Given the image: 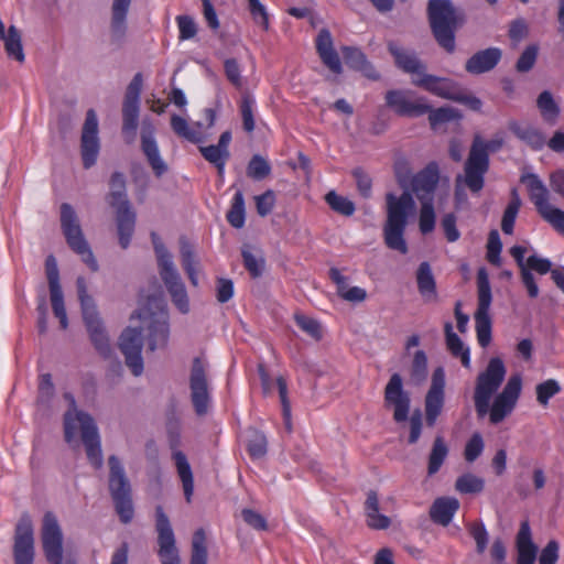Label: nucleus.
<instances>
[{
	"label": "nucleus",
	"instance_id": "1",
	"mask_svg": "<svg viewBox=\"0 0 564 564\" xmlns=\"http://www.w3.org/2000/svg\"><path fill=\"white\" fill-rule=\"evenodd\" d=\"M387 220L383 226V238L386 246L399 251L402 254L408 252V245L404 239L408 219L415 209V202L410 192L405 191L400 196L393 193L386 195Z\"/></svg>",
	"mask_w": 564,
	"mask_h": 564
},
{
	"label": "nucleus",
	"instance_id": "2",
	"mask_svg": "<svg viewBox=\"0 0 564 564\" xmlns=\"http://www.w3.org/2000/svg\"><path fill=\"white\" fill-rule=\"evenodd\" d=\"M80 431L86 455L95 469L102 466V452L97 425L93 416L86 412H66L64 415L65 441L70 443Z\"/></svg>",
	"mask_w": 564,
	"mask_h": 564
},
{
	"label": "nucleus",
	"instance_id": "3",
	"mask_svg": "<svg viewBox=\"0 0 564 564\" xmlns=\"http://www.w3.org/2000/svg\"><path fill=\"white\" fill-rule=\"evenodd\" d=\"M427 14L432 33L437 44L446 52L455 51V31L459 15L451 0H430Z\"/></svg>",
	"mask_w": 564,
	"mask_h": 564
},
{
	"label": "nucleus",
	"instance_id": "4",
	"mask_svg": "<svg viewBox=\"0 0 564 564\" xmlns=\"http://www.w3.org/2000/svg\"><path fill=\"white\" fill-rule=\"evenodd\" d=\"M107 200L111 207L116 208L119 243L122 249H127L134 232L135 213L127 198L126 177L121 172H115L111 175Z\"/></svg>",
	"mask_w": 564,
	"mask_h": 564
},
{
	"label": "nucleus",
	"instance_id": "5",
	"mask_svg": "<svg viewBox=\"0 0 564 564\" xmlns=\"http://www.w3.org/2000/svg\"><path fill=\"white\" fill-rule=\"evenodd\" d=\"M78 300L80 302L83 319L89 334L90 340L96 350L105 358L111 354V346L104 323L99 317L97 307L93 297L87 292L85 278L78 276L76 280Z\"/></svg>",
	"mask_w": 564,
	"mask_h": 564
},
{
	"label": "nucleus",
	"instance_id": "6",
	"mask_svg": "<svg viewBox=\"0 0 564 564\" xmlns=\"http://www.w3.org/2000/svg\"><path fill=\"white\" fill-rule=\"evenodd\" d=\"M137 317L143 321L150 319L148 326V349L154 351L165 348L169 341L170 327L166 303L163 295L149 296L147 307L137 312Z\"/></svg>",
	"mask_w": 564,
	"mask_h": 564
},
{
	"label": "nucleus",
	"instance_id": "7",
	"mask_svg": "<svg viewBox=\"0 0 564 564\" xmlns=\"http://www.w3.org/2000/svg\"><path fill=\"white\" fill-rule=\"evenodd\" d=\"M502 147L501 139L485 142L476 135L468 159L465 163V184L473 192L478 193L485 184V174L489 170V151H497Z\"/></svg>",
	"mask_w": 564,
	"mask_h": 564
},
{
	"label": "nucleus",
	"instance_id": "8",
	"mask_svg": "<svg viewBox=\"0 0 564 564\" xmlns=\"http://www.w3.org/2000/svg\"><path fill=\"white\" fill-rule=\"evenodd\" d=\"M109 491L120 521L124 524L131 522L134 516L131 486L126 476L124 468L116 455L108 458Z\"/></svg>",
	"mask_w": 564,
	"mask_h": 564
},
{
	"label": "nucleus",
	"instance_id": "9",
	"mask_svg": "<svg viewBox=\"0 0 564 564\" xmlns=\"http://www.w3.org/2000/svg\"><path fill=\"white\" fill-rule=\"evenodd\" d=\"M506 367L503 361L498 358H491L485 369L476 380L474 402L477 416L482 419L489 411V402L496 391L505 380Z\"/></svg>",
	"mask_w": 564,
	"mask_h": 564
},
{
	"label": "nucleus",
	"instance_id": "10",
	"mask_svg": "<svg viewBox=\"0 0 564 564\" xmlns=\"http://www.w3.org/2000/svg\"><path fill=\"white\" fill-rule=\"evenodd\" d=\"M61 227L68 247L82 258V261L93 272L98 271V262L84 237L77 215L68 203L61 205Z\"/></svg>",
	"mask_w": 564,
	"mask_h": 564
},
{
	"label": "nucleus",
	"instance_id": "11",
	"mask_svg": "<svg viewBox=\"0 0 564 564\" xmlns=\"http://www.w3.org/2000/svg\"><path fill=\"white\" fill-rule=\"evenodd\" d=\"M520 182L527 186L530 200L539 215L564 236V212L550 205V193L541 178L534 173H525L521 175Z\"/></svg>",
	"mask_w": 564,
	"mask_h": 564
},
{
	"label": "nucleus",
	"instance_id": "12",
	"mask_svg": "<svg viewBox=\"0 0 564 564\" xmlns=\"http://www.w3.org/2000/svg\"><path fill=\"white\" fill-rule=\"evenodd\" d=\"M478 306L475 313L478 344L485 348L491 340V318L489 310L492 301L491 286L487 271L481 268L477 272Z\"/></svg>",
	"mask_w": 564,
	"mask_h": 564
},
{
	"label": "nucleus",
	"instance_id": "13",
	"mask_svg": "<svg viewBox=\"0 0 564 564\" xmlns=\"http://www.w3.org/2000/svg\"><path fill=\"white\" fill-rule=\"evenodd\" d=\"M191 400L195 413L199 416L208 412L210 394L206 373V362L200 357H195L189 375Z\"/></svg>",
	"mask_w": 564,
	"mask_h": 564
},
{
	"label": "nucleus",
	"instance_id": "14",
	"mask_svg": "<svg viewBox=\"0 0 564 564\" xmlns=\"http://www.w3.org/2000/svg\"><path fill=\"white\" fill-rule=\"evenodd\" d=\"M522 380L519 375L509 378L502 391L489 404V421L491 424L502 422L514 409L520 397Z\"/></svg>",
	"mask_w": 564,
	"mask_h": 564
},
{
	"label": "nucleus",
	"instance_id": "15",
	"mask_svg": "<svg viewBox=\"0 0 564 564\" xmlns=\"http://www.w3.org/2000/svg\"><path fill=\"white\" fill-rule=\"evenodd\" d=\"M41 540L46 561L50 564H62L63 533L55 514L51 511L43 517Z\"/></svg>",
	"mask_w": 564,
	"mask_h": 564
},
{
	"label": "nucleus",
	"instance_id": "16",
	"mask_svg": "<svg viewBox=\"0 0 564 564\" xmlns=\"http://www.w3.org/2000/svg\"><path fill=\"white\" fill-rule=\"evenodd\" d=\"M155 528L158 532L159 557L162 564H180L178 550L175 544V536L169 517L163 507L155 508Z\"/></svg>",
	"mask_w": 564,
	"mask_h": 564
},
{
	"label": "nucleus",
	"instance_id": "17",
	"mask_svg": "<svg viewBox=\"0 0 564 564\" xmlns=\"http://www.w3.org/2000/svg\"><path fill=\"white\" fill-rule=\"evenodd\" d=\"M98 118L94 109L86 112L80 137V155L86 170L93 167L100 151Z\"/></svg>",
	"mask_w": 564,
	"mask_h": 564
},
{
	"label": "nucleus",
	"instance_id": "18",
	"mask_svg": "<svg viewBox=\"0 0 564 564\" xmlns=\"http://www.w3.org/2000/svg\"><path fill=\"white\" fill-rule=\"evenodd\" d=\"M45 274L48 283L50 300L54 316L59 321L62 329L68 327V318L66 314L63 290L59 283V271L57 261L53 254L45 259Z\"/></svg>",
	"mask_w": 564,
	"mask_h": 564
},
{
	"label": "nucleus",
	"instance_id": "19",
	"mask_svg": "<svg viewBox=\"0 0 564 564\" xmlns=\"http://www.w3.org/2000/svg\"><path fill=\"white\" fill-rule=\"evenodd\" d=\"M384 404L393 408V420L398 423L409 419L411 398L403 389V380L399 373H393L384 388Z\"/></svg>",
	"mask_w": 564,
	"mask_h": 564
},
{
	"label": "nucleus",
	"instance_id": "20",
	"mask_svg": "<svg viewBox=\"0 0 564 564\" xmlns=\"http://www.w3.org/2000/svg\"><path fill=\"white\" fill-rule=\"evenodd\" d=\"M445 400V371L442 367L434 369L430 389L425 395V422L433 427L440 416Z\"/></svg>",
	"mask_w": 564,
	"mask_h": 564
},
{
	"label": "nucleus",
	"instance_id": "21",
	"mask_svg": "<svg viewBox=\"0 0 564 564\" xmlns=\"http://www.w3.org/2000/svg\"><path fill=\"white\" fill-rule=\"evenodd\" d=\"M13 557L15 564H33L34 531L28 516L22 517L15 525Z\"/></svg>",
	"mask_w": 564,
	"mask_h": 564
},
{
	"label": "nucleus",
	"instance_id": "22",
	"mask_svg": "<svg viewBox=\"0 0 564 564\" xmlns=\"http://www.w3.org/2000/svg\"><path fill=\"white\" fill-rule=\"evenodd\" d=\"M142 346V333L139 328L128 327L122 332L119 349L124 356L126 365L134 376H140L143 372Z\"/></svg>",
	"mask_w": 564,
	"mask_h": 564
},
{
	"label": "nucleus",
	"instance_id": "23",
	"mask_svg": "<svg viewBox=\"0 0 564 564\" xmlns=\"http://www.w3.org/2000/svg\"><path fill=\"white\" fill-rule=\"evenodd\" d=\"M410 91L392 89L386 94V104L388 107L401 117H420L430 111V105L422 98L414 101L409 99Z\"/></svg>",
	"mask_w": 564,
	"mask_h": 564
},
{
	"label": "nucleus",
	"instance_id": "24",
	"mask_svg": "<svg viewBox=\"0 0 564 564\" xmlns=\"http://www.w3.org/2000/svg\"><path fill=\"white\" fill-rule=\"evenodd\" d=\"M141 150L155 176H162L167 171V165L161 158L158 142L155 140V128L151 121L142 122Z\"/></svg>",
	"mask_w": 564,
	"mask_h": 564
},
{
	"label": "nucleus",
	"instance_id": "25",
	"mask_svg": "<svg viewBox=\"0 0 564 564\" xmlns=\"http://www.w3.org/2000/svg\"><path fill=\"white\" fill-rule=\"evenodd\" d=\"M440 182L438 163L432 161L412 176L411 188L419 200L433 199Z\"/></svg>",
	"mask_w": 564,
	"mask_h": 564
},
{
	"label": "nucleus",
	"instance_id": "26",
	"mask_svg": "<svg viewBox=\"0 0 564 564\" xmlns=\"http://www.w3.org/2000/svg\"><path fill=\"white\" fill-rule=\"evenodd\" d=\"M231 139V132L227 130L220 134L217 144L198 147L202 156L215 166L219 177L224 176L226 164L230 158L229 145Z\"/></svg>",
	"mask_w": 564,
	"mask_h": 564
},
{
	"label": "nucleus",
	"instance_id": "27",
	"mask_svg": "<svg viewBox=\"0 0 564 564\" xmlns=\"http://www.w3.org/2000/svg\"><path fill=\"white\" fill-rule=\"evenodd\" d=\"M315 50L322 63L334 74L343 73V65L337 51L334 47V40L328 29L319 30L315 39Z\"/></svg>",
	"mask_w": 564,
	"mask_h": 564
},
{
	"label": "nucleus",
	"instance_id": "28",
	"mask_svg": "<svg viewBox=\"0 0 564 564\" xmlns=\"http://www.w3.org/2000/svg\"><path fill=\"white\" fill-rule=\"evenodd\" d=\"M387 46L394 59L395 66L402 72L411 74L413 77H419L425 70L424 64L414 51L404 48L394 41L388 42Z\"/></svg>",
	"mask_w": 564,
	"mask_h": 564
},
{
	"label": "nucleus",
	"instance_id": "29",
	"mask_svg": "<svg viewBox=\"0 0 564 564\" xmlns=\"http://www.w3.org/2000/svg\"><path fill=\"white\" fill-rule=\"evenodd\" d=\"M160 275L172 297V302L183 314L189 311V301L184 283L175 269L172 267L167 270L160 272Z\"/></svg>",
	"mask_w": 564,
	"mask_h": 564
},
{
	"label": "nucleus",
	"instance_id": "30",
	"mask_svg": "<svg viewBox=\"0 0 564 564\" xmlns=\"http://www.w3.org/2000/svg\"><path fill=\"white\" fill-rule=\"evenodd\" d=\"M501 55V50L498 47L478 51L467 59L465 69L473 75L487 73L498 65Z\"/></svg>",
	"mask_w": 564,
	"mask_h": 564
},
{
	"label": "nucleus",
	"instance_id": "31",
	"mask_svg": "<svg viewBox=\"0 0 564 564\" xmlns=\"http://www.w3.org/2000/svg\"><path fill=\"white\" fill-rule=\"evenodd\" d=\"M459 509V501L454 497L436 498L430 508L431 520L440 525L447 527Z\"/></svg>",
	"mask_w": 564,
	"mask_h": 564
},
{
	"label": "nucleus",
	"instance_id": "32",
	"mask_svg": "<svg viewBox=\"0 0 564 564\" xmlns=\"http://www.w3.org/2000/svg\"><path fill=\"white\" fill-rule=\"evenodd\" d=\"M417 291L425 303H434L438 300L436 281L429 262H421L416 270Z\"/></svg>",
	"mask_w": 564,
	"mask_h": 564
},
{
	"label": "nucleus",
	"instance_id": "33",
	"mask_svg": "<svg viewBox=\"0 0 564 564\" xmlns=\"http://www.w3.org/2000/svg\"><path fill=\"white\" fill-rule=\"evenodd\" d=\"M365 512L369 528L375 530H384L390 527V518L379 512V498L378 494L373 490H370L367 494Z\"/></svg>",
	"mask_w": 564,
	"mask_h": 564
},
{
	"label": "nucleus",
	"instance_id": "34",
	"mask_svg": "<svg viewBox=\"0 0 564 564\" xmlns=\"http://www.w3.org/2000/svg\"><path fill=\"white\" fill-rule=\"evenodd\" d=\"M170 123H171V128H172L173 132L177 137L183 138L194 144H199V143L204 142L205 137L200 130L202 129L200 122H196L193 127H191L188 124V122L186 121V119L174 113L171 116Z\"/></svg>",
	"mask_w": 564,
	"mask_h": 564
},
{
	"label": "nucleus",
	"instance_id": "35",
	"mask_svg": "<svg viewBox=\"0 0 564 564\" xmlns=\"http://www.w3.org/2000/svg\"><path fill=\"white\" fill-rule=\"evenodd\" d=\"M509 130L533 150H541L545 144L544 134L536 128L523 126L518 121L509 122Z\"/></svg>",
	"mask_w": 564,
	"mask_h": 564
},
{
	"label": "nucleus",
	"instance_id": "36",
	"mask_svg": "<svg viewBox=\"0 0 564 564\" xmlns=\"http://www.w3.org/2000/svg\"><path fill=\"white\" fill-rule=\"evenodd\" d=\"M172 457L183 485L185 499L189 503L194 492V479L191 465L186 458V455L181 451H174Z\"/></svg>",
	"mask_w": 564,
	"mask_h": 564
},
{
	"label": "nucleus",
	"instance_id": "37",
	"mask_svg": "<svg viewBox=\"0 0 564 564\" xmlns=\"http://www.w3.org/2000/svg\"><path fill=\"white\" fill-rule=\"evenodd\" d=\"M445 330V337H446V345L449 352L456 357L459 358L462 361V365L465 368L470 367V351L467 347H465L464 343L459 338V336L454 333L452 323L447 322L444 325Z\"/></svg>",
	"mask_w": 564,
	"mask_h": 564
},
{
	"label": "nucleus",
	"instance_id": "38",
	"mask_svg": "<svg viewBox=\"0 0 564 564\" xmlns=\"http://www.w3.org/2000/svg\"><path fill=\"white\" fill-rule=\"evenodd\" d=\"M140 105L122 104V134L127 143H132L137 137Z\"/></svg>",
	"mask_w": 564,
	"mask_h": 564
},
{
	"label": "nucleus",
	"instance_id": "39",
	"mask_svg": "<svg viewBox=\"0 0 564 564\" xmlns=\"http://www.w3.org/2000/svg\"><path fill=\"white\" fill-rule=\"evenodd\" d=\"M412 84L436 96L448 97V82L444 78L426 74L425 70L419 77H413Z\"/></svg>",
	"mask_w": 564,
	"mask_h": 564
},
{
	"label": "nucleus",
	"instance_id": "40",
	"mask_svg": "<svg viewBox=\"0 0 564 564\" xmlns=\"http://www.w3.org/2000/svg\"><path fill=\"white\" fill-rule=\"evenodd\" d=\"M536 107L546 123H556L561 113V108L549 90H544L539 95L536 99Z\"/></svg>",
	"mask_w": 564,
	"mask_h": 564
},
{
	"label": "nucleus",
	"instance_id": "41",
	"mask_svg": "<svg viewBox=\"0 0 564 564\" xmlns=\"http://www.w3.org/2000/svg\"><path fill=\"white\" fill-rule=\"evenodd\" d=\"M522 205L521 198L517 188H512L510 193V200L503 212L501 219V230L506 235H512L517 216Z\"/></svg>",
	"mask_w": 564,
	"mask_h": 564
},
{
	"label": "nucleus",
	"instance_id": "42",
	"mask_svg": "<svg viewBox=\"0 0 564 564\" xmlns=\"http://www.w3.org/2000/svg\"><path fill=\"white\" fill-rule=\"evenodd\" d=\"M4 42V50L9 57L14 58L19 63H23L25 55L23 52L21 34L14 25H10L4 33V37H0Z\"/></svg>",
	"mask_w": 564,
	"mask_h": 564
},
{
	"label": "nucleus",
	"instance_id": "43",
	"mask_svg": "<svg viewBox=\"0 0 564 564\" xmlns=\"http://www.w3.org/2000/svg\"><path fill=\"white\" fill-rule=\"evenodd\" d=\"M229 225L236 229H240L246 223L245 197L241 191H237L231 199V205L226 214Z\"/></svg>",
	"mask_w": 564,
	"mask_h": 564
},
{
	"label": "nucleus",
	"instance_id": "44",
	"mask_svg": "<svg viewBox=\"0 0 564 564\" xmlns=\"http://www.w3.org/2000/svg\"><path fill=\"white\" fill-rule=\"evenodd\" d=\"M448 455V447L442 436H436L429 455L427 474L435 475L444 464Z\"/></svg>",
	"mask_w": 564,
	"mask_h": 564
},
{
	"label": "nucleus",
	"instance_id": "45",
	"mask_svg": "<svg viewBox=\"0 0 564 564\" xmlns=\"http://www.w3.org/2000/svg\"><path fill=\"white\" fill-rule=\"evenodd\" d=\"M131 0H113L111 30L117 36H122L126 31V17Z\"/></svg>",
	"mask_w": 564,
	"mask_h": 564
},
{
	"label": "nucleus",
	"instance_id": "46",
	"mask_svg": "<svg viewBox=\"0 0 564 564\" xmlns=\"http://www.w3.org/2000/svg\"><path fill=\"white\" fill-rule=\"evenodd\" d=\"M256 107V100L249 93H243L239 102V111L242 119V128L247 133L253 132L256 128V121L253 110Z\"/></svg>",
	"mask_w": 564,
	"mask_h": 564
},
{
	"label": "nucleus",
	"instance_id": "47",
	"mask_svg": "<svg viewBox=\"0 0 564 564\" xmlns=\"http://www.w3.org/2000/svg\"><path fill=\"white\" fill-rule=\"evenodd\" d=\"M410 378L414 384H421L427 378V356L423 350L414 352L410 366Z\"/></svg>",
	"mask_w": 564,
	"mask_h": 564
},
{
	"label": "nucleus",
	"instance_id": "48",
	"mask_svg": "<svg viewBox=\"0 0 564 564\" xmlns=\"http://www.w3.org/2000/svg\"><path fill=\"white\" fill-rule=\"evenodd\" d=\"M419 228L423 235L432 232L435 228L436 215L433 199L420 200Z\"/></svg>",
	"mask_w": 564,
	"mask_h": 564
},
{
	"label": "nucleus",
	"instance_id": "49",
	"mask_svg": "<svg viewBox=\"0 0 564 564\" xmlns=\"http://www.w3.org/2000/svg\"><path fill=\"white\" fill-rule=\"evenodd\" d=\"M325 202L334 212L343 216H351L356 210L354 202L345 196L337 194L335 191H329L325 195Z\"/></svg>",
	"mask_w": 564,
	"mask_h": 564
},
{
	"label": "nucleus",
	"instance_id": "50",
	"mask_svg": "<svg viewBox=\"0 0 564 564\" xmlns=\"http://www.w3.org/2000/svg\"><path fill=\"white\" fill-rule=\"evenodd\" d=\"M191 564H207L206 535L203 529L193 534Z\"/></svg>",
	"mask_w": 564,
	"mask_h": 564
},
{
	"label": "nucleus",
	"instance_id": "51",
	"mask_svg": "<svg viewBox=\"0 0 564 564\" xmlns=\"http://www.w3.org/2000/svg\"><path fill=\"white\" fill-rule=\"evenodd\" d=\"M484 487V479L470 473L459 476L455 482V489L460 494H478Z\"/></svg>",
	"mask_w": 564,
	"mask_h": 564
},
{
	"label": "nucleus",
	"instance_id": "52",
	"mask_svg": "<svg viewBox=\"0 0 564 564\" xmlns=\"http://www.w3.org/2000/svg\"><path fill=\"white\" fill-rule=\"evenodd\" d=\"M182 267L193 286L198 285V271L196 268L195 256L192 248L183 245L181 248Z\"/></svg>",
	"mask_w": 564,
	"mask_h": 564
},
{
	"label": "nucleus",
	"instance_id": "53",
	"mask_svg": "<svg viewBox=\"0 0 564 564\" xmlns=\"http://www.w3.org/2000/svg\"><path fill=\"white\" fill-rule=\"evenodd\" d=\"M271 173L270 163L259 154H254L247 166V175L256 181L264 180Z\"/></svg>",
	"mask_w": 564,
	"mask_h": 564
},
{
	"label": "nucleus",
	"instance_id": "54",
	"mask_svg": "<svg viewBox=\"0 0 564 564\" xmlns=\"http://www.w3.org/2000/svg\"><path fill=\"white\" fill-rule=\"evenodd\" d=\"M275 381H276L278 392H279V397H280V402L282 405V415H283L285 429L288 430V432H291L292 431L291 403H290V400L288 397V383H286V380L282 376H279Z\"/></svg>",
	"mask_w": 564,
	"mask_h": 564
},
{
	"label": "nucleus",
	"instance_id": "55",
	"mask_svg": "<svg viewBox=\"0 0 564 564\" xmlns=\"http://www.w3.org/2000/svg\"><path fill=\"white\" fill-rule=\"evenodd\" d=\"M241 257L243 260V265L249 274L256 279L261 276L264 269V260L263 258H258L252 253L249 246H245L241 249Z\"/></svg>",
	"mask_w": 564,
	"mask_h": 564
},
{
	"label": "nucleus",
	"instance_id": "56",
	"mask_svg": "<svg viewBox=\"0 0 564 564\" xmlns=\"http://www.w3.org/2000/svg\"><path fill=\"white\" fill-rule=\"evenodd\" d=\"M247 6L254 23L268 31L270 21L265 6L260 0H247Z\"/></svg>",
	"mask_w": 564,
	"mask_h": 564
},
{
	"label": "nucleus",
	"instance_id": "57",
	"mask_svg": "<svg viewBox=\"0 0 564 564\" xmlns=\"http://www.w3.org/2000/svg\"><path fill=\"white\" fill-rule=\"evenodd\" d=\"M561 391V386L555 379H547L535 388L536 400L541 405H547L551 398Z\"/></svg>",
	"mask_w": 564,
	"mask_h": 564
},
{
	"label": "nucleus",
	"instance_id": "58",
	"mask_svg": "<svg viewBox=\"0 0 564 564\" xmlns=\"http://www.w3.org/2000/svg\"><path fill=\"white\" fill-rule=\"evenodd\" d=\"M151 238H152V243H153L155 254L158 258L159 271L162 272L164 270H167V269L174 267L172 256L170 254V252L167 251V249L161 241L158 234L152 232Z\"/></svg>",
	"mask_w": 564,
	"mask_h": 564
},
{
	"label": "nucleus",
	"instance_id": "59",
	"mask_svg": "<svg viewBox=\"0 0 564 564\" xmlns=\"http://www.w3.org/2000/svg\"><path fill=\"white\" fill-rule=\"evenodd\" d=\"M427 113L430 126L433 130H437L441 124L457 118L456 111L446 107H441L437 109H432L430 107V111H427Z\"/></svg>",
	"mask_w": 564,
	"mask_h": 564
},
{
	"label": "nucleus",
	"instance_id": "60",
	"mask_svg": "<svg viewBox=\"0 0 564 564\" xmlns=\"http://www.w3.org/2000/svg\"><path fill=\"white\" fill-rule=\"evenodd\" d=\"M247 452L253 459L263 457L267 454V438L264 434L254 431L248 440Z\"/></svg>",
	"mask_w": 564,
	"mask_h": 564
},
{
	"label": "nucleus",
	"instance_id": "61",
	"mask_svg": "<svg viewBox=\"0 0 564 564\" xmlns=\"http://www.w3.org/2000/svg\"><path fill=\"white\" fill-rule=\"evenodd\" d=\"M516 547L517 551H538L536 545L532 541L531 528L527 520L522 521L520 524L516 538Z\"/></svg>",
	"mask_w": 564,
	"mask_h": 564
},
{
	"label": "nucleus",
	"instance_id": "62",
	"mask_svg": "<svg viewBox=\"0 0 564 564\" xmlns=\"http://www.w3.org/2000/svg\"><path fill=\"white\" fill-rule=\"evenodd\" d=\"M484 440L480 433H474L467 441L464 449V457L466 462H475L484 452Z\"/></svg>",
	"mask_w": 564,
	"mask_h": 564
},
{
	"label": "nucleus",
	"instance_id": "63",
	"mask_svg": "<svg viewBox=\"0 0 564 564\" xmlns=\"http://www.w3.org/2000/svg\"><path fill=\"white\" fill-rule=\"evenodd\" d=\"M294 321L304 333L315 340H319L322 338L321 325L316 319L303 314H295Z\"/></svg>",
	"mask_w": 564,
	"mask_h": 564
},
{
	"label": "nucleus",
	"instance_id": "64",
	"mask_svg": "<svg viewBox=\"0 0 564 564\" xmlns=\"http://www.w3.org/2000/svg\"><path fill=\"white\" fill-rule=\"evenodd\" d=\"M276 196L274 191L267 189L264 193L254 196L256 209L259 216H268L274 208Z\"/></svg>",
	"mask_w": 564,
	"mask_h": 564
}]
</instances>
